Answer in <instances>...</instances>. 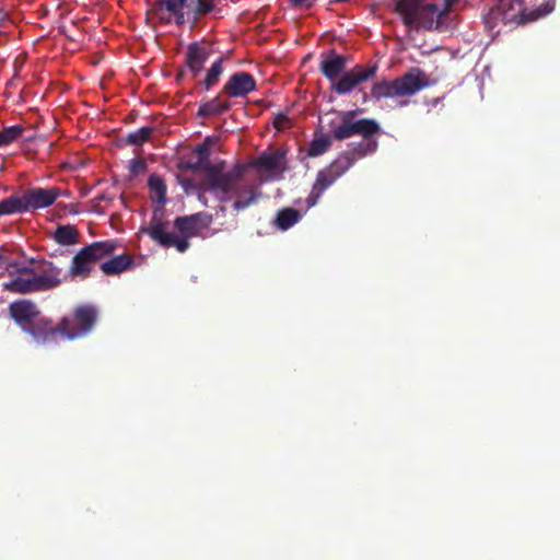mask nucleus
<instances>
[{
	"label": "nucleus",
	"instance_id": "f257e3e1",
	"mask_svg": "<svg viewBox=\"0 0 560 560\" xmlns=\"http://www.w3.org/2000/svg\"><path fill=\"white\" fill-rule=\"evenodd\" d=\"M220 2L221 0H155L147 14L163 24L174 22L177 26H183L188 23L192 30L203 19L220 15Z\"/></svg>",
	"mask_w": 560,
	"mask_h": 560
},
{
	"label": "nucleus",
	"instance_id": "f03ea898",
	"mask_svg": "<svg viewBox=\"0 0 560 560\" xmlns=\"http://www.w3.org/2000/svg\"><path fill=\"white\" fill-rule=\"evenodd\" d=\"M451 5L440 10L436 4L424 0H396L394 11L401 18L404 25L415 31L440 30Z\"/></svg>",
	"mask_w": 560,
	"mask_h": 560
},
{
	"label": "nucleus",
	"instance_id": "7ed1b4c3",
	"mask_svg": "<svg viewBox=\"0 0 560 560\" xmlns=\"http://www.w3.org/2000/svg\"><path fill=\"white\" fill-rule=\"evenodd\" d=\"M553 8V3L548 2L539 7L536 11L527 13L523 0H500L499 3L491 8L485 16V24L490 31H492L499 22H502L504 25H520L535 21L538 18L550 13Z\"/></svg>",
	"mask_w": 560,
	"mask_h": 560
},
{
	"label": "nucleus",
	"instance_id": "20e7f679",
	"mask_svg": "<svg viewBox=\"0 0 560 560\" xmlns=\"http://www.w3.org/2000/svg\"><path fill=\"white\" fill-rule=\"evenodd\" d=\"M430 86L428 74L420 68H411L408 72L393 81L383 80L374 83L371 95L375 100L412 96Z\"/></svg>",
	"mask_w": 560,
	"mask_h": 560
},
{
	"label": "nucleus",
	"instance_id": "39448f33",
	"mask_svg": "<svg viewBox=\"0 0 560 560\" xmlns=\"http://www.w3.org/2000/svg\"><path fill=\"white\" fill-rule=\"evenodd\" d=\"M98 319V310L92 304H81L72 313L65 315L59 322L61 339L75 340L88 336Z\"/></svg>",
	"mask_w": 560,
	"mask_h": 560
},
{
	"label": "nucleus",
	"instance_id": "423d86ee",
	"mask_svg": "<svg viewBox=\"0 0 560 560\" xmlns=\"http://www.w3.org/2000/svg\"><path fill=\"white\" fill-rule=\"evenodd\" d=\"M116 249L114 241L95 242L81 248L72 258L68 275L72 279H88L96 264Z\"/></svg>",
	"mask_w": 560,
	"mask_h": 560
},
{
	"label": "nucleus",
	"instance_id": "0eeeda50",
	"mask_svg": "<svg viewBox=\"0 0 560 560\" xmlns=\"http://www.w3.org/2000/svg\"><path fill=\"white\" fill-rule=\"evenodd\" d=\"M340 124L332 126L331 136L334 139L342 141L353 136H361L362 139L373 138L381 133L380 124L372 118H361L355 120L358 110L340 112Z\"/></svg>",
	"mask_w": 560,
	"mask_h": 560
},
{
	"label": "nucleus",
	"instance_id": "6e6552de",
	"mask_svg": "<svg viewBox=\"0 0 560 560\" xmlns=\"http://www.w3.org/2000/svg\"><path fill=\"white\" fill-rule=\"evenodd\" d=\"M246 172H240L231 187L224 189L217 196V198L224 202L234 200L232 208L234 211L240 212L248 207L257 203L262 197L259 186L250 184L244 177Z\"/></svg>",
	"mask_w": 560,
	"mask_h": 560
},
{
	"label": "nucleus",
	"instance_id": "1a4fd4ad",
	"mask_svg": "<svg viewBox=\"0 0 560 560\" xmlns=\"http://www.w3.org/2000/svg\"><path fill=\"white\" fill-rule=\"evenodd\" d=\"M353 166L352 158L343 152L334 160L327 167L317 173L312 190L306 198L307 207H314L324 191L329 188L339 177Z\"/></svg>",
	"mask_w": 560,
	"mask_h": 560
},
{
	"label": "nucleus",
	"instance_id": "9d476101",
	"mask_svg": "<svg viewBox=\"0 0 560 560\" xmlns=\"http://www.w3.org/2000/svg\"><path fill=\"white\" fill-rule=\"evenodd\" d=\"M225 166L224 162L218 164L210 163L206 168V176L202 185L206 186L207 191L212 192L215 197L219 196L224 189L231 187L240 172H246L248 164L237 163L232 170L223 172Z\"/></svg>",
	"mask_w": 560,
	"mask_h": 560
},
{
	"label": "nucleus",
	"instance_id": "9b49d317",
	"mask_svg": "<svg viewBox=\"0 0 560 560\" xmlns=\"http://www.w3.org/2000/svg\"><path fill=\"white\" fill-rule=\"evenodd\" d=\"M225 166L224 162L218 164L210 163L206 168V176L202 185L206 186L207 191L212 192L215 197L219 196L224 189L231 187L240 172H246L248 164L237 163L232 170L223 172Z\"/></svg>",
	"mask_w": 560,
	"mask_h": 560
},
{
	"label": "nucleus",
	"instance_id": "f8f14e48",
	"mask_svg": "<svg viewBox=\"0 0 560 560\" xmlns=\"http://www.w3.org/2000/svg\"><path fill=\"white\" fill-rule=\"evenodd\" d=\"M376 65L363 67L357 65L350 71H345L332 84L331 90L339 95L351 93L359 84L375 77Z\"/></svg>",
	"mask_w": 560,
	"mask_h": 560
},
{
	"label": "nucleus",
	"instance_id": "ddd939ff",
	"mask_svg": "<svg viewBox=\"0 0 560 560\" xmlns=\"http://www.w3.org/2000/svg\"><path fill=\"white\" fill-rule=\"evenodd\" d=\"M10 281L3 284L4 290L15 294L43 292L32 267H15L9 271Z\"/></svg>",
	"mask_w": 560,
	"mask_h": 560
},
{
	"label": "nucleus",
	"instance_id": "4468645a",
	"mask_svg": "<svg viewBox=\"0 0 560 560\" xmlns=\"http://www.w3.org/2000/svg\"><path fill=\"white\" fill-rule=\"evenodd\" d=\"M25 334L39 346L57 343L61 339L59 324H54L52 319L42 314L25 329Z\"/></svg>",
	"mask_w": 560,
	"mask_h": 560
},
{
	"label": "nucleus",
	"instance_id": "2eb2a0df",
	"mask_svg": "<svg viewBox=\"0 0 560 560\" xmlns=\"http://www.w3.org/2000/svg\"><path fill=\"white\" fill-rule=\"evenodd\" d=\"M22 195L27 212H35L54 205L61 195V190L58 187H32L22 190Z\"/></svg>",
	"mask_w": 560,
	"mask_h": 560
},
{
	"label": "nucleus",
	"instance_id": "dca6fc26",
	"mask_svg": "<svg viewBox=\"0 0 560 560\" xmlns=\"http://www.w3.org/2000/svg\"><path fill=\"white\" fill-rule=\"evenodd\" d=\"M10 318L23 330L42 314L37 304L28 299L16 300L9 304Z\"/></svg>",
	"mask_w": 560,
	"mask_h": 560
},
{
	"label": "nucleus",
	"instance_id": "f3484780",
	"mask_svg": "<svg viewBox=\"0 0 560 560\" xmlns=\"http://www.w3.org/2000/svg\"><path fill=\"white\" fill-rule=\"evenodd\" d=\"M213 221V217L208 212H197L190 215L177 217L174 220V226L185 237L197 236L200 231L208 229Z\"/></svg>",
	"mask_w": 560,
	"mask_h": 560
},
{
	"label": "nucleus",
	"instance_id": "a211bd4d",
	"mask_svg": "<svg viewBox=\"0 0 560 560\" xmlns=\"http://www.w3.org/2000/svg\"><path fill=\"white\" fill-rule=\"evenodd\" d=\"M257 88L255 78L245 71L233 73L222 88L221 93L229 97H245Z\"/></svg>",
	"mask_w": 560,
	"mask_h": 560
},
{
	"label": "nucleus",
	"instance_id": "6ab92c4d",
	"mask_svg": "<svg viewBox=\"0 0 560 560\" xmlns=\"http://www.w3.org/2000/svg\"><path fill=\"white\" fill-rule=\"evenodd\" d=\"M32 268L43 292L59 287L66 279V276L62 275V269L51 261L43 260Z\"/></svg>",
	"mask_w": 560,
	"mask_h": 560
},
{
	"label": "nucleus",
	"instance_id": "aec40b11",
	"mask_svg": "<svg viewBox=\"0 0 560 560\" xmlns=\"http://www.w3.org/2000/svg\"><path fill=\"white\" fill-rule=\"evenodd\" d=\"M347 65L348 58L346 56L330 49L322 54L319 71L332 84L346 71Z\"/></svg>",
	"mask_w": 560,
	"mask_h": 560
},
{
	"label": "nucleus",
	"instance_id": "412c9836",
	"mask_svg": "<svg viewBox=\"0 0 560 560\" xmlns=\"http://www.w3.org/2000/svg\"><path fill=\"white\" fill-rule=\"evenodd\" d=\"M210 55L211 48L206 42H194L188 45L185 65L192 73V78H197L200 74Z\"/></svg>",
	"mask_w": 560,
	"mask_h": 560
},
{
	"label": "nucleus",
	"instance_id": "4be33fe9",
	"mask_svg": "<svg viewBox=\"0 0 560 560\" xmlns=\"http://www.w3.org/2000/svg\"><path fill=\"white\" fill-rule=\"evenodd\" d=\"M285 156L280 150L264 152L249 164L267 173H282L284 171Z\"/></svg>",
	"mask_w": 560,
	"mask_h": 560
},
{
	"label": "nucleus",
	"instance_id": "5701e85b",
	"mask_svg": "<svg viewBox=\"0 0 560 560\" xmlns=\"http://www.w3.org/2000/svg\"><path fill=\"white\" fill-rule=\"evenodd\" d=\"M162 208L153 211L149 226L145 229V233L158 244H161L164 238L170 234L166 232L168 222L162 219Z\"/></svg>",
	"mask_w": 560,
	"mask_h": 560
},
{
	"label": "nucleus",
	"instance_id": "b1692460",
	"mask_svg": "<svg viewBox=\"0 0 560 560\" xmlns=\"http://www.w3.org/2000/svg\"><path fill=\"white\" fill-rule=\"evenodd\" d=\"M132 265V256L122 254L102 262L101 270L107 276L119 275L129 269Z\"/></svg>",
	"mask_w": 560,
	"mask_h": 560
},
{
	"label": "nucleus",
	"instance_id": "393cba45",
	"mask_svg": "<svg viewBox=\"0 0 560 560\" xmlns=\"http://www.w3.org/2000/svg\"><path fill=\"white\" fill-rule=\"evenodd\" d=\"M377 148L378 141L376 137H373L362 139L361 141L354 143L350 150H347L343 153L349 158H352L354 164L358 160L375 153Z\"/></svg>",
	"mask_w": 560,
	"mask_h": 560
},
{
	"label": "nucleus",
	"instance_id": "a878e982",
	"mask_svg": "<svg viewBox=\"0 0 560 560\" xmlns=\"http://www.w3.org/2000/svg\"><path fill=\"white\" fill-rule=\"evenodd\" d=\"M230 108L231 103L226 100H222L220 95H218L212 100L202 103L199 106L197 116L202 118L218 116L228 112Z\"/></svg>",
	"mask_w": 560,
	"mask_h": 560
},
{
	"label": "nucleus",
	"instance_id": "bb28decb",
	"mask_svg": "<svg viewBox=\"0 0 560 560\" xmlns=\"http://www.w3.org/2000/svg\"><path fill=\"white\" fill-rule=\"evenodd\" d=\"M148 187L150 189V198L153 202H156L160 207L163 208L166 203V184L162 176L158 174H152L148 179Z\"/></svg>",
	"mask_w": 560,
	"mask_h": 560
},
{
	"label": "nucleus",
	"instance_id": "cd10ccee",
	"mask_svg": "<svg viewBox=\"0 0 560 560\" xmlns=\"http://www.w3.org/2000/svg\"><path fill=\"white\" fill-rule=\"evenodd\" d=\"M24 198L21 192L13 194L0 201V215L26 213Z\"/></svg>",
	"mask_w": 560,
	"mask_h": 560
},
{
	"label": "nucleus",
	"instance_id": "c85d7f7f",
	"mask_svg": "<svg viewBox=\"0 0 560 560\" xmlns=\"http://www.w3.org/2000/svg\"><path fill=\"white\" fill-rule=\"evenodd\" d=\"M54 240L62 246L74 245L79 242V231L70 224L59 225L54 233Z\"/></svg>",
	"mask_w": 560,
	"mask_h": 560
},
{
	"label": "nucleus",
	"instance_id": "c756f323",
	"mask_svg": "<svg viewBox=\"0 0 560 560\" xmlns=\"http://www.w3.org/2000/svg\"><path fill=\"white\" fill-rule=\"evenodd\" d=\"M301 219V213L293 208H284L280 210L276 218L277 226L285 231L298 223Z\"/></svg>",
	"mask_w": 560,
	"mask_h": 560
},
{
	"label": "nucleus",
	"instance_id": "7c9ffc66",
	"mask_svg": "<svg viewBox=\"0 0 560 560\" xmlns=\"http://www.w3.org/2000/svg\"><path fill=\"white\" fill-rule=\"evenodd\" d=\"M223 62H224V59L222 57H220L207 70L206 77L201 81V85L207 91L210 90L211 88H213L219 82V78L223 73Z\"/></svg>",
	"mask_w": 560,
	"mask_h": 560
},
{
	"label": "nucleus",
	"instance_id": "2f4dec72",
	"mask_svg": "<svg viewBox=\"0 0 560 560\" xmlns=\"http://www.w3.org/2000/svg\"><path fill=\"white\" fill-rule=\"evenodd\" d=\"M25 128L22 125L5 127L0 130V148H4L22 137Z\"/></svg>",
	"mask_w": 560,
	"mask_h": 560
},
{
	"label": "nucleus",
	"instance_id": "473e14b6",
	"mask_svg": "<svg viewBox=\"0 0 560 560\" xmlns=\"http://www.w3.org/2000/svg\"><path fill=\"white\" fill-rule=\"evenodd\" d=\"M331 147V140L328 136L322 135L319 137H315L308 147L307 154L308 156L315 158L324 154Z\"/></svg>",
	"mask_w": 560,
	"mask_h": 560
},
{
	"label": "nucleus",
	"instance_id": "72a5a7b5",
	"mask_svg": "<svg viewBox=\"0 0 560 560\" xmlns=\"http://www.w3.org/2000/svg\"><path fill=\"white\" fill-rule=\"evenodd\" d=\"M153 133V128L145 126L140 129L129 132L126 139V142L131 145H142L144 142L149 141Z\"/></svg>",
	"mask_w": 560,
	"mask_h": 560
},
{
	"label": "nucleus",
	"instance_id": "f704fd0d",
	"mask_svg": "<svg viewBox=\"0 0 560 560\" xmlns=\"http://www.w3.org/2000/svg\"><path fill=\"white\" fill-rule=\"evenodd\" d=\"M188 238L170 233L160 245L166 248L175 247L179 253H185L189 247Z\"/></svg>",
	"mask_w": 560,
	"mask_h": 560
},
{
	"label": "nucleus",
	"instance_id": "c9c22d12",
	"mask_svg": "<svg viewBox=\"0 0 560 560\" xmlns=\"http://www.w3.org/2000/svg\"><path fill=\"white\" fill-rule=\"evenodd\" d=\"M195 154L197 155V161L205 165V167H207L211 162H210V147L207 142H202L200 144H198L195 150H194Z\"/></svg>",
	"mask_w": 560,
	"mask_h": 560
},
{
	"label": "nucleus",
	"instance_id": "e433bc0d",
	"mask_svg": "<svg viewBox=\"0 0 560 560\" xmlns=\"http://www.w3.org/2000/svg\"><path fill=\"white\" fill-rule=\"evenodd\" d=\"M272 125L279 131L289 129L292 126L291 119L288 117V115L285 113H282V112L277 113L273 116Z\"/></svg>",
	"mask_w": 560,
	"mask_h": 560
},
{
	"label": "nucleus",
	"instance_id": "4c0bfd02",
	"mask_svg": "<svg viewBox=\"0 0 560 560\" xmlns=\"http://www.w3.org/2000/svg\"><path fill=\"white\" fill-rule=\"evenodd\" d=\"M147 170V163L142 159H132L130 161L129 171L132 175H139Z\"/></svg>",
	"mask_w": 560,
	"mask_h": 560
},
{
	"label": "nucleus",
	"instance_id": "58836bf2",
	"mask_svg": "<svg viewBox=\"0 0 560 560\" xmlns=\"http://www.w3.org/2000/svg\"><path fill=\"white\" fill-rule=\"evenodd\" d=\"M178 167L182 171H191V172H201V171L205 172V168H206L205 165L200 164L198 161H196V162H190V161L180 162L178 164Z\"/></svg>",
	"mask_w": 560,
	"mask_h": 560
},
{
	"label": "nucleus",
	"instance_id": "ea45409f",
	"mask_svg": "<svg viewBox=\"0 0 560 560\" xmlns=\"http://www.w3.org/2000/svg\"><path fill=\"white\" fill-rule=\"evenodd\" d=\"M180 185L187 194L196 192L197 190H199L200 187L203 186L202 183L199 184L191 178L182 179Z\"/></svg>",
	"mask_w": 560,
	"mask_h": 560
},
{
	"label": "nucleus",
	"instance_id": "a19ab883",
	"mask_svg": "<svg viewBox=\"0 0 560 560\" xmlns=\"http://www.w3.org/2000/svg\"><path fill=\"white\" fill-rule=\"evenodd\" d=\"M18 262L10 260L4 255L0 254V267L5 268L9 271L13 270L15 267H18Z\"/></svg>",
	"mask_w": 560,
	"mask_h": 560
},
{
	"label": "nucleus",
	"instance_id": "79ce46f5",
	"mask_svg": "<svg viewBox=\"0 0 560 560\" xmlns=\"http://www.w3.org/2000/svg\"><path fill=\"white\" fill-rule=\"evenodd\" d=\"M310 0H289L293 8H305L308 9Z\"/></svg>",
	"mask_w": 560,
	"mask_h": 560
},
{
	"label": "nucleus",
	"instance_id": "37998d69",
	"mask_svg": "<svg viewBox=\"0 0 560 560\" xmlns=\"http://www.w3.org/2000/svg\"><path fill=\"white\" fill-rule=\"evenodd\" d=\"M206 186H202L199 188V190H197L196 192L198 194V199L203 203V205H207V200L205 199V191H206Z\"/></svg>",
	"mask_w": 560,
	"mask_h": 560
},
{
	"label": "nucleus",
	"instance_id": "c03bdc74",
	"mask_svg": "<svg viewBox=\"0 0 560 560\" xmlns=\"http://www.w3.org/2000/svg\"><path fill=\"white\" fill-rule=\"evenodd\" d=\"M457 0H445L447 2V5H453Z\"/></svg>",
	"mask_w": 560,
	"mask_h": 560
},
{
	"label": "nucleus",
	"instance_id": "a18cd8bd",
	"mask_svg": "<svg viewBox=\"0 0 560 560\" xmlns=\"http://www.w3.org/2000/svg\"><path fill=\"white\" fill-rule=\"evenodd\" d=\"M316 1H317V0H310V1H308V9H310V8H312Z\"/></svg>",
	"mask_w": 560,
	"mask_h": 560
},
{
	"label": "nucleus",
	"instance_id": "49530a36",
	"mask_svg": "<svg viewBox=\"0 0 560 560\" xmlns=\"http://www.w3.org/2000/svg\"><path fill=\"white\" fill-rule=\"evenodd\" d=\"M0 20H2V18L0 16Z\"/></svg>",
	"mask_w": 560,
	"mask_h": 560
}]
</instances>
